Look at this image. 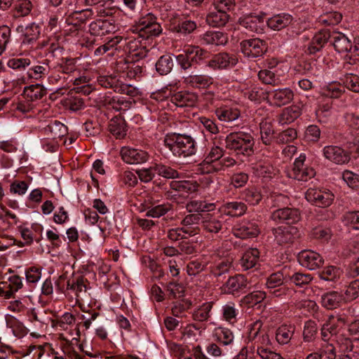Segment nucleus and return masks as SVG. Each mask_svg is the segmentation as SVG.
<instances>
[{
	"instance_id": "b1692460",
	"label": "nucleus",
	"mask_w": 359,
	"mask_h": 359,
	"mask_svg": "<svg viewBox=\"0 0 359 359\" xmlns=\"http://www.w3.org/2000/svg\"><path fill=\"white\" fill-rule=\"evenodd\" d=\"M233 233L235 236L244 239L257 236L259 233V229L257 224L246 222L236 225L233 228Z\"/></svg>"
},
{
	"instance_id": "052dcab7",
	"label": "nucleus",
	"mask_w": 359,
	"mask_h": 359,
	"mask_svg": "<svg viewBox=\"0 0 359 359\" xmlns=\"http://www.w3.org/2000/svg\"><path fill=\"white\" fill-rule=\"evenodd\" d=\"M154 170L158 175L164 178L175 179L180 177L178 171L169 165L161 163L156 164L154 165Z\"/></svg>"
},
{
	"instance_id": "1a4fd4ad",
	"label": "nucleus",
	"mask_w": 359,
	"mask_h": 359,
	"mask_svg": "<svg viewBox=\"0 0 359 359\" xmlns=\"http://www.w3.org/2000/svg\"><path fill=\"white\" fill-rule=\"evenodd\" d=\"M241 52L248 58L262 57L267 50L266 43L258 38L244 40L241 43Z\"/></svg>"
},
{
	"instance_id": "c85d7f7f",
	"label": "nucleus",
	"mask_w": 359,
	"mask_h": 359,
	"mask_svg": "<svg viewBox=\"0 0 359 359\" xmlns=\"http://www.w3.org/2000/svg\"><path fill=\"white\" fill-rule=\"evenodd\" d=\"M302 109L300 104H292L285 107L278 116V122L281 125L292 123L302 114Z\"/></svg>"
},
{
	"instance_id": "20e7f679",
	"label": "nucleus",
	"mask_w": 359,
	"mask_h": 359,
	"mask_svg": "<svg viewBox=\"0 0 359 359\" xmlns=\"http://www.w3.org/2000/svg\"><path fill=\"white\" fill-rule=\"evenodd\" d=\"M130 30L144 39L158 36L162 32L160 24L156 21V17L151 13L142 14Z\"/></svg>"
},
{
	"instance_id": "5701e85b",
	"label": "nucleus",
	"mask_w": 359,
	"mask_h": 359,
	"mask_svg": "<svg viewBox=\"0 0 359 359\" xmlns=\"http://www.w3.org/2000/svg\"><path fill=\"white\" fill-rule=\"evenodd\" d=\"M201 223L203 230L206 232L217 233L223 229L224 218L221 215L207 214L202 217Z\"/></svg>"
},
{
	"instance_id": "f704fd0d",
	"label": "nucleus",
	"mask_w": 359,
	"mask_h": 359,
	"mask_svg": "<svg viewBox=\"0 0 359 359\" xmlns=\"http://www.w3.org/2000/svg\"><path fill=\"white\" fill-rule=\"evenodd\" d=\"M344 299L341 294L332 291L325 292L321 296V304L327 309H334L339 306Z\"/></svg>"
},
{
	"instance_id": "aec40b11",
	"label": "nucleus",
	"mask_w": 359,
	"mask_h": 359,
	"mask_svg": "<svg viewBox=\"0 0 359 359\" xmlns=\"http://www.w3.org/2000/svg\"><path fill=\"white\" fill-rule=\"evenodd\" d=\"M269 96L273 104L280 107L292 101L294 93L290 88H278L271 91Z\"/></svg>"
},
{
	"instance_id": "603ef678",
	"label": "nucleus",
	"mask_w": 359,
	"mask_h": 359,
	"mask_svg": "<svg viewBox=\"0 0 359 359\" xmlns=\"http://www.w3.org/2000/svg\"><path fill=\"white\" fill-rule=\"evenodd\" d=\"M344 92V86L337 82L329 83L322 88V95L330 98H339Z\"/></svg>"
},
{
	"instance_id": "6e6552de",
	"label": "nucleus",
	"mask_w": 359,
	"mask_h": 359,
	"mask_svg": "<svg viewBox=\"0 0 359 359\" xmlns=\"http://www.w3.org/2000/svg\"><path fill=\"white\" fill-rule=\"evenodd\" d=\"M274 241L279 245L293 243L300 236L297 227L283 225L272 229Z\"/></svg>"
},
{
	"instance_id": "ea45409f",
	"label": "nucleus",
	"mask_w": 359,
	"mask_h": 359,
	"mask_svg": "<svg viewBox=\"0 0 359 359\" xmlns=\"http://www.w3.org/2000/svg\"><path fill=\"white\" fill-rule=\"evenodd\" d=\"M183 52L187 53L193 64H200L208 57V52L197 46H187Z\"/></svg>"
},
{
	"instance_id": "6ab92c4d",
	"label": "nucleus",
	"mask_w": 359,
	"mask_h": 359,
	"mask_svg": "<svg viewBox=\"0 0 359 359\" xmlns=\"http://www.w3.org/2000/svg\"><path fill=\"white\" fill-rule=\"evenodd\" d=\"M271 218L276 222L285 221L287 223H296L300 220L301 216L297 209L285 208L274 210Z\"/></svg>"
},
{
	"instance_id": "f3484780",
	"label": "nucleus",
	"mask_w": 359,
	"mask_h": 359,
	"mask_svg": "<svg viewBox=\"0 0 359 359\" xmlns=\"http://www.w3.org/2000/svg\"><path fill=\"white\" fill-rule=\"evenodd\" d=\"M239 24L256 33H262L264 27V15H248L239 19Z\"/></svg>"
},
{
	"instance_id": "37998d69",
	"label": "nucleus",
	"mask_w": 359,
	"mask_h": 359,
	"mask_svg": "<svg viewBox=\"0 0 359 359\" xmlns=\"http://www.w3.org/2000/svg\"><path fill=\"white\" fill-rule=\"evenodd\" d=\"M46 94V90L40 84L30 85L25 88L24 97L29 101H35L41 99Z\"/></svg>"
},
{
	"instance_id": "49530a36",
	"label": "nucleus",
	"mask_w": 359,
	"mask_h": 359,
	"mask_svg": "<svg viewBox=\"0 0 359 359\" xmlns=\"http://www.w3.org/2000/svg\"><path fill=\"white\" fill-rule=\"evenodd\" d=\"M212 302H207L198 306L192 313L194 320L199 322L208 320L210 316V311L212 309Z\"/></svg>"
},
{
	"instance_id": "5fc2aeb1",
	"label": "nucleus",
	"mask_w": 359,
	"mask_h": 359,
	"mask_svg": "<svg viewBox=\"0 0 359 359\" xmlns=\"http://www.w3.org/2000/svg\"><path fill=\"white\" fill-rule=\"evenodd\" d=\"M6 323L7 325L11 328L12 332L15 337L21 338L27 334V329L26 327L17 318L11 316L7 319Z\"/></svg>"
},
{
	"instance_id": "2eb2a0df",
	"label": "nucleus",
	"mask_w": 359,
	"mask_h": 359,
	"mask_svg": "<svg viewBox=\"0 0 359 359\" xmlns=\"http://www.w3.org/2000/svg\"><path fill=\"white\" fill-rule=\"evenodd\" d=\"M120 155L122 160L128 164L142 163L146 162L149 158L146 151L129 147H122Z\"/></svg>"
},
{
	"instance_id": "338daca9",
	"label": "nucleus",
	"mask_w": 359,
	"mask_h": 359,
	"mask_svg": "<svg viewBox=\"0 0 359 359\" xmlns=\"http://www.w3.org/2000/svg\"><path fill=\"white\" fill-rule=\"evenodd\" d=\"M201 219V214L191 213L184 217L181 224L182 227H188V229H194L195 235H196L199 231V228L198 226H194V225L198 224Z\"/></svg>"
},
{
	"instance_id": "3c124183",
	"label": "nucleus",
	"mask_w": 359,
	"mask_h": 359,
	"mask_svg": "<svg viewBox=\"0 0 359 359\" xmlns=\"http://www.w3.org/2000/svg\"><path fill=\"white\" fill-rule=\"evenodd\" d=\"M255 173L262 177L271 178L276 175V169L269 162H258L254 167Z\"/></svg>"
},
{
	"instance_id": "4be33fe9",
	"label": "nucleus",
	"mask_w": 359,
	"mask_h": 359,
	"mask_svg": "<svg viewBox=\"0 0 359 359\" xmlns=\"http://www.w3.org/2000/svg\"><path fill=\"white\" fill-rule=\"evenodd\" d=\"M213 78L208 74H191L184 77V82L187 85L198 89L208 88L213 83Z\"/></svg>"
},
{
	"instance_id": "9d476101",
	"label": "nucleus",
	"mask_w": 359,
	"mask_h": 359,
	"mask_svg": "<svg viewBox=\"0 0 359 359\" xmlns=\"http://www.w3.org/2000/svg\"><path fill=\"white\" fill-rule=\"evenodd\" d=\"M238 62L236 56L226 52H222L214 55L208 61L206 67L212 70H223L234 67Z\"/></svg>"
},
{
	"instance_id": "13d9d810",
	"label": "nucleus",
	"mask_w": 359,
	"mask_h": 359,
	"mask_svg": "<svg viewBox=\"0 0 359 359\" xmlns=\"http://www.w3.org/2000/svg\"><path fill=\"white\" fill-rule=\"evenodd\" d=\"M341 270L334 266H328L319 272V277L322 280L335 281L341 276Z\"/></svg>"
},
{
	"instance_id": "72a5a7b5",
	"label": "nucleus",
	"mask_w": 359,
	"mask_h": 359,
	"mask_svg": "<svg viewBox=\"0 0 359 359\" xmlns=\"http://www.w3.org/2000/svg\"><path fill=\"white\" fill-rule=\"evenodd\" d=\"M281 72L282 73L278 72V69H262L258 73V77L265 84L278 86L280 83V79L283 75V71Z\"/></svg>"
},
{
	"instance_id": "c756f323",
	"label": "nucleus",
	"mask_w": 359,
	"mask_h": 359,
	"mask_svg": "<svg viewBox=\"0 0 359 359\" xmlns=\"http://www.w3.org/2000/svg\"><path fill=\"white\" fill-rule=\"evenodd\" d=\"M215 114L220 121L231 122L240 116V111L228 105H221L215 110Z\"/></svg>"
},
{
	"instance_id": "774afa93",
	"label": "nucleus",
	"mask_w": 359,
	"mask_h": 359,
	"mask_svg": "<svg viewBox=\"0 0 359 359\" xmlns=\"http://www.w3.org/2000/svg\"><path fill=\"white\" fill-rule=\"evenodd\" d=\"M260 134L262 142L269 145L273 139V129L272 125L269 122H262L260 123Z\"/></svg>"
},
{
	"instance_id": "473e14b6",
	"label": "nucleus",
	"mask_w": 359,
	"mask_h": 359,
	"mask_svg": "<svg viewBox=\"0 0 359 359\" xmlns=\"http://www.w3.org/2000/svg\"><path fill=\"white\" fill-rule=\"evenodd\" d=\"M332 45L339 53L351 52L352 50L351 41L342 33H333L331 36Z\"/></svg>"
},
{
	"instance_id": "de8ad7c7",
	"label": "nucleus",
	"mask_w": 359,
	"mask_h": 359,
	"mask_svg": "<svg viewBox=\"0 0 359 359\" xmlns=\"http://www.w3.org/2000/svg\"><path fill=\"white\" fill-rule=\"evenodd\" d=\"M76 58H62L60 62L53 67L52 71L59 72L63 74H70L76 69Z\"/></svg>"
},
{
	"instance_id": "bf43d9fd",
	"label": "nucleus",
	"mask_w": 359,
	"mask_h": 359,
	"mask_svg": "<svg viewBox=\"0 0 359 359\" xmlns=\"http://www.w3.org/2000/svg\"><path fill=\"white\" fill-rule=\"evenodd\" d=\"M241 196L243 200L253 205L258 204L262 198L260 192L255 187L245 189Z\"/></svg>"
},
{
	"instance_id": "e2e57ef3",
	"label": "nucleus",
	"mask_w": 359,
	"mask_h": 359,
	"mask_svg": "<svg viewBox=\"0 0 359 359\" xmlns=\"http://www.w3.org/2000/svg\"><path fill=\"white\" fill-rule=\"evenodd\" d=\"M81 311L86 314H82L80 317L83 320V326L86 330L90 328L92 322L95 320L99 316L100 313L96 311L95 309H90L89 306H81Z\"/></svg>"
},
{
	"instance_id": "680f3d73",
	"label": "nucleus",
	"mask_w": 359,
	"mask_h": 359,
	"mask_svg": "<svg viewBox=\"0 0 359 359\" xmlns=\"http://www.w3.org/2000/svg\"><path fill=\"white\" fill-rule=\"evenodd\" d=\"M97 81L102 87L112 88L116 93L121 83L116 75L100 76L97 77Z\"/></svg>"
},
{
	"instance_id": "09e8293b",
	"label": "nucleus",
	"mask_w": 359,
	"mask_h": 359,
	"mask_svg": "<svg viewBox=\"0 0 359 359\" xmlns=\"http://www.w3.org/2000/svg\"><path fill=\"white\" fill-rule=\"evenodd\" d=\"M86 285L82 278L69 280L67 283V289L72 290L75 293L77 301L79 299H82V294H86Z\"/></svg>"
},
{
	"instance_id": "c9c22d12",
	"label": "nucleus",
	"mask_w": 359,
	"mask_h": 359,
	"mask_svg": "<svg viewBox=\"0 0 359 359\" xmlns=\"http://www.w3.org/2000/svg\"><path fill=\"white\" fill-rule=\"evenodd\" d=\"M332 35L327 31H320L313 37L309 47L308 51L310 54H315L319 51L324 45L331 39Z\"/></svg>"
},
{
	"instance_id": "58836bf2",
	"label": "nucleus",
	"mask_w": 359,
	"mask_h": 359,
	"mask_svg": "<svg viewBox=\"0 0 359 359\" xmlns=\"http://www.w3.org/2000/svg\"><path fill=\"white\" fill-rule=\"evenodd\" d=\"M259 251L257 248H250L243 255L240 264L244 270L253 268L258 262Z\"/></svg>"
},
{
	"instance_id": "e433bc0d",
	"label": "nucleus",
	"mask_w": 359,
	"mask_h": 359,
	"mask_svg": "<svg viewBox=\"0 0 359 359\" xmlns=\"http://www.w3.org/2000/svg\"><path fill=\"white\" fill-rule=\"evenodd\" d=\"M202 41L205 45L223 46L227 43L228 37L222 32L209 31L203 34Z\"/></svg>"
},
{
	"instance_id": "cd10ccee",
	"label": "nucleus",
	"mask_w": 359,
	"mask_h": 359,
	"mask_svg": "<svg viewBox=\"0 0 359 359\" xmlns=\"http://www.w3.org/2000/svg\"><path fill=\"white\" fill-rule=\"evenodd\" d=\"M296 327L293 324H283L276 330V340L280 345L288 344L293 337Z\"/></svg>"
},
{
	"instance_id": "7c9ffc66",
	"label": "nucleus",
	"mask_w": 359,
	"mask_h": 359,
	"mask_svg": "<svg viewBox=\"0 0 359 359\" xmlns=\"http://www.w3.org/2000/svg\"><path fill=\"white\" fill-rule=\"evenodd\" d=\"M170 187L182 195L191 194L198 191L199 184L194 180L173 181L170 183Z\"/></svg>"
},
{
	"instance_id": "8fccbe9b",
	"label": "nucleus",
	"mask_w": 359,
	"mask_h": 359,
	"mask_svg": "<svg viewBox=\"0 0 359 359\" xmlns=\"http://www.w3.org/2000/svg\"><path fill=\"white\" fill-rule=\"evenodd\" d=\"M173 60L171 55H164L160 57L156 63V69L161 75L170 73L173 67Z\"/></svg>"
},
{
	"instance_id": "2f4dec72",
	"label": "nucleus",
	"mask_w": 359,
	"mask_h": 359,
	"mask_svg": "<svg viewBox=\"0 0 359 359\" xmlns=\"http://www.w3.org/2000/svg\"><path fill=\"white\" fill-rule=\"evenodd\" d=\"M109 131L116 139H122L126 135V123L121 116L111 118L108 126Z\"/></svg>"
},
{
	"instance_id": "69168bd1",
	"label": "nucleus",
	"mask_w": 359,
	"mask_h": 359,
	"mask_svg": "<svg viewBox=\"0 0 359 359\" xmlns=\"http://www.w3.org/2000/svg\"><path fill=\"white\" fill-rule=\"evenodd\" d=\"M318 330L317 324L313 320H307L304 327L303 339L305 342L314 341Z\"/></svg>"
},
{
	"instance_id": "dca6fc26",
	"label": "nucleus",
	"mask_w": 359,
	"mask_h": 359,
	"mask_svg": "<svg viewBox=\"0 0 359 359\" xmlns=\"http://www.w3.org/2000/svg\"><path fill=\"white\" fill-rule=\"evenodd\" d=\"M139 36L126 38L123 41L125 51L128 52L135 57L137 60L144 58L147 55V50L144 46L142 44Z\"/></svg>"
},
{
	"instance_id": "393cba45",
	"label": "nucleus",
	"mask_w": 359,
	"mask_h": 359,
	"mask_svg": "<svg viewBox=\"0 0 359 359\" xmlns=\"http://www.w3.org/2000/svg\"><path fill=\"white\" fill-rule=\"evenodd\" d=\"M293 20L294 18L290 14L282 13L269 18L266 22L271 29L279 31L290 25Z\"/></svg>"
},
{
	"instance_id": "7ed1b4c3",
	"label": "nucleus",
	"mask_w": 359,
	"mask_h": 359,
	"mask_svg": "<svg viewBox=\"0 0 359 359\" xmlns=\"http://www.w3.org/2000/svg\"><path fill=\"white\" fill-rule=\"evenodd\" d=\"M225 144L226 149L235 151L237 154L250 156L254 152V138L248 133H231L226 137Z\"/></svg>"
},
{
	"instance_id": "a211bd4d",
	"label": "nucleus",
	"mask_w": 359,
	"mask_h": 359,
	"mask_svg": "<svg viewBox=\"0 0 359 359\" xmlns=\"http://www.w3.org/2000/svg\"><path fill=\"white\" fill-rule=\"evenodd\" d=\"M101 104L108 109H113L116 111H126L131 107L132 102L123 97L104 95L100 97Z\"/></svg>"
},
{
	"instance_id": "9b49d317",
	"label": "nucleus",
	"mask_w": 359,
	"mask_h": 359,
	"mask_svg": "<svg viewBox=\"0 0 359 359\" xmlns=\"http://www.w3.org/2000/svg\"><path fill=\"white\" fill-rule=\"evenodd\" d=\"M305 196L308 201L321 208L330 206L334 200V194L326 189L310 188L306 191Z\"/></svg>"
},
{
	"instance_id": "0eeeda50",
	"label": "nucleus",
	"mask_w": 359,
	"mask_h": 359,
	"mask_svg": "<svg viewBox=\"0 0 359 359\" xmlns=\"http://www.w3.org/2000/svg\"><path fill=\"white\" fill-rule=\"evenodd\" d=\"M305 160L306 155L304 154H301L295 159L292 170L288 172L289 177L301 182H307L315 176L314 169L305 165Z\"/></svg>"
},
{
	"instance_id": "f8f14e48",
	"label": "nucleus",
	"mask_w": 359,
	"mask_h": 359,
	"mask_svg": "<svg viewBox=\"0 0 359 359\" xmlns=\"http://www.w3.org/2000/svg\"><path fill=\"white\" fill-rule=\"evenodd\" d=\"M323 156L329 161L337 165H343L350 161V154L343 148L335 146H325L323 149Z\"/></svg>"
},
{
	"instance_id": "4d7b16f0",
	"label": "nucleus",
	"mask_w": 359,
	"mask_h": 359,
	"mask_svg": "<svg viewBox=\"0 0 359 359\" xmlns=\"http://www.w3.org/2000/svg\"><path fill=\"white\" fill-rule=\"evenodd\" d=\"M344 86L354 93H359V76L353 73H346L341 79Z\"/></svg>"
},
{
	"instance_id": "f257e3e1",
	"label": "nucleus",
	"mask_w": 359,
	"mask_h": 359,
	"mask_svg": "<svg viewBox=\"0 0 359 359\" xmlns=\"http://www.w3.org/2000/svg\"><path fill=\"white\" fill-rule=\"evenodd\" d=\"M164 145L177 157H189L197 151L196 143L190 135L179 133L167 134L163 140Z\"/></svg>"
},
{
	"instance_id": "a18cd8bd",
	"label": "nucleus",
	"mask_w": 359,
	"mask_h": 359,
	"mask_svg": "<svg viewBox=\"0 0 359 359\" xmlns=\"http://www.w3.org/2000/svg\"><path fill=\"white\" fill-rule=\"evenodd\" d=\"M221 314L223 320L230 324H233L237 320L238 310L235 303L229 302L222 306Z\"/></svg>"
},
{
	"instance_id": "bb28decb",
	"label": "nucleus",
	"mask_w": 359,
	"mask_h": 359,
	"mask_svg": "<svg viewBox=\"0 0 359 359\" xmlns=\"http://www.w3.org/2000/svg\"><path fill=\"white\" fill-rule=\"evenodd\" d=\"M337 351L332 344L325 343L312 353H309L304 359H335Z\"/></svg>"
},
{
	"instance_id": "f03ea898",
	"label": "nucleus",
	"mask_w": 359,
	"mask_h": 359,
	"mask_svg": "<svg viewBox=\"0 0 359 359\" xmlns=\"http://www.w3.org/2000/svg\"><path fill=\"white\" fill-rule=\"evenodd\" d=\"M224 150L218 147H212L205 157V160L200 164L203 172H217L233 166L236 161L231 157H223Z\"/></svg>"
},
{
	"instance_id": "864d4df0",
	"label": "nucleus",
	"mask_w": 359,
	"mask_h": 359,
	"mask_svg": "<svg viewBox=\"0 0 359 359\" xmlns=\"http://www.w3.org/2000/svg\"><path fill=\"white\" fill-rule=\"evenodd\" d=\"M2 285L6 288V298H10L22 287V282L20 276L14 275L8 278V282H4Z\"/></svg>"
},
{
	"instance_id": "79ce46f5",
	"label": "nucleus",
	"mask_w": 359,
	"mask_h": 359,
	"mask_svg": "<svg viewBox=\"0 0 359 359\" xmlns=\"http://www.w3.org/2000/svg\"><path fill=\"white\" fill-rule=\"evenodd\" d=\"M231 267L232 261L229 259H223L212 264L209 269L211 275L218 278L229 273Z\"/></svg>"
},
{
	"instance_id": "4468645a",
	"label": "nucleus",
	"mask_w": 359,
	"mask_h": 359,
	"mask_svg": "<svg viewBox=\"0 0 359 359\" xmlns=\"http://www.w3.org/2000/svg\"><path fill=\"white\" fill-rule=\"evenodd\" d=\"M118 26L112 20H97L89 25V32L94 36H104L116 32Z\"/></svg>"
},
{
	"instance_id": "412c9836",
	"label": "nucleus",
	"mask_w": 359,
	"mask_h": 359,
	"mask_svg": "<svg viewBox=\"0 0 359 359\" xmlns=\"http://www.w3.org/2000/svg\"><path fill=\"white\" fill-rule=\"evenodd\" d=\"M197 101L198 95L188 90L179 91L171 96V102L180 107H193Z\"/></svg>"
},
{
	"instance_id": "4c0bfd02",
	"label": "nucleus",
	"mask_w": 359,
	"mask_h": 359,
	"mask_svg": "<svg viewBox=\"0 0 359 359\" xmlns=\"http://www.w3.org/2000/svg\"><path fill=\"white\" fill-rule=\"evenodd\" d=\"M348 320L344 313H340L336 316H330L325 323L327 329L331 332V334L336 336L345 325Z\"/></svg>"
},
{
	"instance_id": "0e129e2a",
	"label": "nucleus",
	"mask_w": 359,
	"mask_h": 359,
	"mask_svg": "<svg viewBox=\"0 0 359 359\" xmlns=\"http://www.w3.org/2000/svg\"><path fill=\"white\" fill-rule=\"evenodd\" d=\"M184 234L189 236H195V231L188 227L171 229L168 232V238L172 241H176L184 238Z\"/></svg>"
},
{
	"instance_id": "a878e982",
	"label": "nucleus",
	"mask_w": 359,
	"mask_h": 359,
	"mask_svg": "<svg viewBox=\"0 0 359 359\" xmlns=\"http://www.w3.org/2000/svg\"><path fill=\"white\" fill-rule=\"evenodd\" d=\"M247 210L246 205L241 201L227 202L222 204L219 208V211L227 216L241 217Z\"/></svg>"
},
{
	"instance_id": "c03bdc74",
	"label": "nucleus",
	"mask_w": 359,
	"mask_h": 359,
	"mask_svg": "<svg viewBox=\"0 0 359 359\" xmlns=\"http://www.w3.org/2000/svg\"><path fill=\"white\" fill-rule=\"evenodd\" d=\"M213 336L217 341L224 346L231 345L233 342V334L226 327H216L214 330Z\"/></svg>"
},
{
	"instance_id": "a19ab883",
	"label": "nucleus",
	"mask_w": 359,
	"mask_h": 359,
	"mask_svg": "<svg viewBox=\"0 0 359 359\" xmlns=\"http://www.w3.org/2000/svg\"><path fill=\"white\" fill-rule=\"evenodd\" d=\"M229 15L225 12L218 11L214 9L210 11L206 16L207 23L212 27L224 26L229 21Z\"/></svg>"
},
{
	"instance_id": "423d86ee",
	"label": "nucleus",
	"mask_w": 359,
	"mask_h": 359,
	"mask_svg": "<svg viewBox=\"0 0 359 359\" xmlns=\"http://www.w3.org/2000/svg\"><path fill=\"white\" fill-rule=\"evenodd\" d=\"M252 283L248 277L243 274H237L230 276L221 286L220 290L223 294H238L244 292L246 290H250Z\"/></svg>"
},
{
	"instance_id": "6e6d98bb",
	"label": "nucleus",
	"mask_w": 359,
	"mask_h": 359,
	"mask_svg": "<svg viewBox=\"0 0 359 359\" xmlns=\"http://www.w3.org/2000/svg\"><path fill=\"white\" fill-rule=\"evenodd\" d=\"M46 132H50L53 139L61 138L67 134V127L58 121L50 123L45 128Z\"/></svg>"
},
{
	"instance_id": "39448f33",
	"label": "nucleus",
	"mask_w": 359,
	"mask_h": 359,
	"mask_svg": "<svg viewBox=\"0 0 359 359\" xmlns=\"http://www.w3.org/2000/svg\"><path fill=\"white\" fill-rule=\"evenodd\" d=\"M248 343H252L253 349H263L271 345V339L268 331L263 327V322L257 320L248 327Z\"/></svg>"
},
{
	"instance_id": "ddd939ff",
	"label": "nucleus",
	"mask_w": 359,
	"mask_h": 359,
	"mask_svg": "<svg viewBox=\"0 0 359 359\" xmlns=\"http://www.w3.org/2000/svg\"><path fill=\"white\" fill-rule=\"evenodd\" d=\"M298 262L304 267L309 270H315L321 266L324 262L323 257L318 252L306 250L298 255Z\"/></svg>"
}]
</instances>
